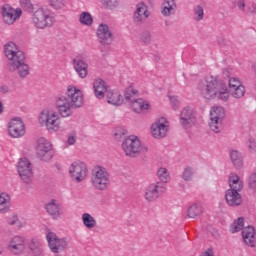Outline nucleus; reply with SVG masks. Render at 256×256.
<instances>
[{
  "instance_id": "f257e3e1",
  "label": "nucleus",
  "mask_w": 256,
  "mask_h": 256,
  "mask_svg": "<svg viewBox=\"0 0 256 256\" xmlns=\"http://www.w3.org/2000/svg\"><path fill=\"white\" fill-rule=\"evenodd\" d=\"M201 96L208 101L217 100L227 102L233 99H243L247 90L243 82L236 77H231L227 84L218 76H210L200 88Z\"/></svg>"
},
{
  "instance_id": "f03ea898",
  "label": "nucleus",
  "mask_w": 256,
  "mask_h": 256,
  "mask_svg": "<svg viewBox=\"0 0 256 256\" xmlns=\"http://www.w3.org/2000/svg\"><path fill=\"white\" fill-rule=\"evenodd\" d=\"M83 102V90L75 85H69L64 94L56 98L55 107L62 119H69L73 117V109L83 107Z\"/></svg>"
},
{
  "instance_id": "7ed1b4c3",
  "label": "nucleus",
  "mask_w": 256,
  "mask_h": 256,
  "mask_svg": "<svg viewBox=\"0 0 256 256\" xmlns=\"http://www.w3.org/2000/svg\"><path fill=\"white\" fill-rule=\"evenodd\" d=\"M4 55L8 59L7 70L10 73H17L20 79L29 77L31 66L25 61V53L19 49L14 42H8L4 45Z\"/></svg>"
},
{
  "instance_id": "20e7f679",
  "label": "nucleus",
  "mask_w": 256,
  "mask_h": 256,
  "mask_svg": "<svg viewBox=\"0 0 256 256\" xmlns=\"http://www.w3.org/2000/svg\"><path fill=\"white\" fill-rule=\"evenodd\" d=\"M61 114L59 110L53 108H46L40 112L38 122L41 127H45L49 133H58L63 127L61 122Z\"/></svg>"
},
{
  "instance_id": "39448f33",
  "label": "nucleus",
  "mask_w": 256,
  "mask_h": 256,
  "mask_svg": "<svg viewBox=\"0 0 256 256\" xmlns=\"http://www.w3.org/2000/svg\"><path fill=\"white\" fill-rule=\"evenodd\" d=\"M90 183L96 191H107L111 185V174L107 168L97 165L92 169Z\"/></svg>"
},
{
  "instance_id": "423d86ee",
  "label": "nucleus",
  "mask_w": 256,
  "mask_h": 256,
  "mask_svg": "<svg viewBox=\"0 0 256 256\" xmlns=\"http://www.w3.org/2000/svg\"><path fill=\"white\" fill-rule=\"evenodd\" d=\"M122 151L127 157H137L140 153H147L148 149L141 143L139 137L130 135L123 140Z\"/></svg>"
},
{
  "instance_id": "0eeeda50",
  "label": "nucleus",
  "mask_w": 256,
  "mask_h": 256,
  "mask_svg": "<svg viewBox=\"0 0 256 256\" xmlns=\"http://www.w3.org/2000/svg\"><path fill=\"white\" fill-rule=\"evenodd\" d=\"M32 23L36 29H47L55 25V16L51 11L40 8L33 13Z\"/></svg>"
},
{
  "instance_id": "6e6552de",
  "label": "nucleus",
  "mask_w": 256,
  "mask_h": 256,
  "mask_svg": "<svg viewBox=\"0 0 256 256\" xmlns=\"http://www.w3.org/2000/svg\"><path fill=\"white\" fill-rule=\"evenodd\" d=\"M70 178L74 183H83L89 175V167L81 160H76L68 166Z\"/></svg>"
},
{
  "instance_id": "1a4fd4ad",
  "label": "nucleus",
  "mask_w": 256,
  "mask_h": 256,
  "mask_svg": "<svg viewBox=\"0 0 256 256\" xmlns=\"http://www.w3.org/2000/svg\"><path fill=\"white\" fill-rule=\"evenodd\" d=\"M225 119V109L221 106H214L210 110L209 127L214 133L223 131V120Z\"/></svg>"
},
{
  "instance_id": "9d476101",
  "label": "nucleus",
  "mask_w": 256,
  "mask_h": 256,
  "mask_svg": "<svg viewBox=\"0 0 256 256\" xmlns=\"http://www.w3.org/2000/svg\"><path fill=\"white\" fill-rule=\"evenodd\" d=\"M0 15L5 25H15V21L21 19L23 11L20 8H13L10 4H4L0 8Z\"/></svg>"
},
{
  "instance_id": "9b49d317",
  "label": "nucleus",
  "mask_w": 256,
  "mask_h": 256,
  "mask_svg": "<svg viewBox=\"0 0 256 256\" xmlns=\"http://www.w3.org/2000/svg\"><path fill=\"white\" fill-rule=\"evenodd\" d=\"M7 131L9 137L12 139H21V137H25V133H27V128L25 127V122L21 117L11 118L7 124Z\"/></svg>"
},
{
  "instance_id": "f8f14e48",
  "label": "nucleus",
  "mask_w": 256,
  "mask_h": 256,
  "mask_svg": "<svg viewBox=\"0 0 256 256\" xmlns=\"http://www.w3.org/2000/svg\"><path fill=\"white\" fill-rule=\"evenodd\" d=\"M46 240L49 249L52 253H63L69 247V240L67 238H59L54 232L46 234Z\"/></svg>"
},
{
  "instance_id": "ddd939ff",
  "label": "nucleus",
  "mask_w": 256,
  "mask_h": 256,
  "mask_svg": "<svg viewBox=\"0 0 256 256\" xmlns=\"http://www.w3.org/2000/svg\"><path fill=\"white\" fill-rule=\"evenodd\" d=\"M26 245L27 240L24 236L16 234L9 239L7 249L11 255L20 256L25 253Z\"/></svg>"
},
{
  "instance_id": "4468645a",
  "label": "nucleus",
  "mask_w": 256,
  "mask_h": 256,
  "mask_svg": "<svg viewBox=\"0 0 256 256\" xmlns=\"http://www.w3.org/2000/svg\"><path fill=\"white\" fill-rule=\"evenodd\" d=\"M150 132L154 139L167 137V133H169V121L167 118L161 117L155 120L150 127Z\"/></svg>"
},
{
  "instance_id": "2eb2a0df",
  "label": "nucleus",
  "mask_w": 256,
  "mask_h": 256,
  "mask_svg": "<svg viewBox=\"0 0 256 256\" xmlns=\"http://www.w3.org/2000/svg\"><path fill=\"white\" fill-rule=\"evenodd\" d=\"M165 191H167V188L161 182L151 183L145 189L144 199L147 203H153V201H157Z\"/></svg>"
},
{
  "instance_id": "dca6fc26",
  "label": "nucleus",
  "mask_w": 256,
  "mask_h": 256,
  "mask_svg": "<svg viewBox=\"0 0 256 256\" xmlns=\"http://www.w3.org/2000/svg\"><path fill=\"white\" fill-rule=\"evenodd\" d=\"M53 144L45 138H40L36 144V154L42 161H51L53 159Z\"/></svg>"
},
{
  "instance_id": "f3484780",
  "label": "nucleus",
  "mask_w": 256,
  "mask_h": 256,
  "mask_svg": "<svg viewBox=\"0 0 256 256\" xmlns=\"http://www.w3.org/2000/svg\"><path fill=\"white\" fill-rule=\"evenodd\" d=\"M17 171L19 177L24 183H33V165L27 158H22L19 160L17 165Z\"/></svg>"
},
{
  "instance_id": "a211bd4d",
  "label": "nucleus",
  "mask_w": 256,
  "mask_h": 256,
  "mask_svg": "<svg viewBox=\"0 0 256 256\" xmlns=\"http://www.w3.org/2000/svg\"><path fill=\"white\" fill-rule=\"evenodd\" d=\"M150 15H151V12H149V8L147 7V4L144 2H139L136 5V10L133 15V21L134 23L141 25V23H145L146 19H149Z\"/></svg>"
},
{
  "instance_id": "6ab92c4d",
  "label": "nucleus",
  "mask_w": 256,
  "mask_h": 256,
  "mask_svg": "<svg viewBox=\"0 0 256 256\" xmlns=\"http://www.w3.org/2000/svg\"><path fill=\"white\" fill-rule=\"evenodd\" d=\"M97 37L102 45H109L113 42V33L107 24H100L97 29Z\"/></svg>"
},
{
  "instance_id": "aec40b11",
  "label": "nucleus",
  "mask_w": 256,
  "mask_h": 256,
  "mask_svg": "<svg viewBox=\"0 0 256 256\" xmlns=\"http://www.w3.org/2000/svg\"><path fill=\"white\" fill-rule=\"evenodd\" d=\"M195 123V111L191 107H185L180 114V125L187 129Z\"/></svg>"
},
{
  "instance_id": "412c9836",
  "label": "nucleus",
  "mask_w": 256,
  "mask_h": 256,
  "mask_svg": "<svg viewBox=\"0 0 256 256\" xmlns=\"http://www.w3.org/2000/svg\"><path fill=\"white\" fill-rule=\"evenodd\" d=\"M46 212L52 219H61L63 217V209H61V203H59L56 199L50 200L46 204Z\"/></svg>"
},
{
  "instance_id": "4be33fe9",
  "label": "nucleus",
  "mask_w": 256,
  "mask_h": 256,
  "mask_svg": "<svg viewBox=\"0 0 256 256\" xmlns=\"http://www.w3.org/2000/svg\"><path fill=\"white\" fill-rule=\"evenodd\" d=\"M109 86L101 78H96L93 82V91L97 99H104L109 91Z\"/></svg>"
},
{
  "instance_id": "5701e85b",
  "label": "nucleus",
  "mask_w": 256,
  "mask_h": 256,
  "mask_svg": "<svg viewBox=\"0 0 256 256\" xmlns=\"http://www.w3.org/2000/svg\"><path fill=\"white\" fill-rule=\"evenodd\" d=\"M73 66L80 79H85L89 75V65L81 57L74 59Z\"/></svg>"
},
{
  "instance_id": "b1692460",
  "label": "nucleus",
  "mask_w": 256,
  "mask_h": 256,
  "mask_svg": "<svg viewBox=\"0 0 256 256\" xmlns=\"http://www.w3.org/2000/svg\"><path fill=\"white\" fill-rule=\"evenodd\" d=\"M238 190H227L225 193V199L229 207H239L243 203V198Z\"/></svg>"
},
{
  "instance_id": "393cba45",
  "label": "nucleus",
  "mask_w": 256,
  "mask_h": 256,
  "mask_svg": "<svg viewBox=\"0 0 256 256\" xmlns=\"http://www.w3.org/2000/svg\"><path fill=\"white\" fill-rule=\"evenodd\" d=\"M242 239L248 247H255L256 245V234L255 227L247 226L242 230Z\"/></svg>"
},
{
  "instance_id": "a878e982",
  "label": "nucleus",
  "mask_w": 256,
  "mask_h": 256,
  "mask_svg": "<svg viewBox=\"0 0 256 256\" xmlns=\"http://www.w3.org/2000/svg\"><path fill=\"white\" fill-rule=\"evenodd\" d=\"M28 249L33 256H43V242L39 238H31L28 243Z\"/></svg>"
},
{
  "instance_id": "bb28decb",
  "label": "nucleus",
  "mask_w": 256,
  "mask_h": 256,
  "mask_svg": "<svg viewBox=\"0 0 256 256\" xmlns=\"http://www.w3.org/2000/svg\"><path fill=\"white\" fill-rule=\"evenodd\" d=\"M107 102L110 105H123V95H121V92L119 90H108L106 94Z\"/></svg>"
},
{
  "instance_id": "cd10ccee",
  "label": "nucleus",
  "mask_w": 256,
  "mask_h": 256,
  "mask_svg": "<svg viewBox=\"0 0 256 256\" xmlns=\"http://www.w3.org/2000/svg\"><path fill=\"white\" fill-rule=\"evenodd\" d=\"M11 211V195L0 192V214L5 215Z\"/></svg>"
},
{
  "instance_id": "c85d7f7f",
  "label": "nucleus",
  "mask_w": 256,
  "mask_h": 256,
  "mask_svg": "<svg viewBox=\"0 0 256 256\" xmlns=\"http://www.w3.org/2000/svg\"><path fill=\"white\" fill-rule=\"evenodd\" d=\"M177 11L175 0H164L161 6V13L164 17H169Z\"/></svg>"
},
{
  "instance_id": "c756f323",
  "label": "nucleus",
  "mask_w": 256,
  "mask_h": 256,
  "mask_svg": "<svg viewBox=\"0 0 256 256\" xmlns=\"http://www.w3.org/2000/svg\"><path fill=\"white\" fill-rule=\"evenodd\" d=\"M228 183L230 187V191H242L243 190V180L239 177V175L232 173L228 178Z\"/></svg>"
},
{
  "instance_id": "7c9ffc66",
  "label": "nucleus",
  "mask_w": 256,
  "mask_h": 256,
  "mask_svg": "<svg viewBox=\"0 0 256 256\" xmlns=\"http://www.w3.org/2000/svg\"><path fill=\"white\" fill-rule=\"evenodd\" d=\"M132 109L135 113H145V111H149V109H151V104L146 100L137 98L132 103Z\"/></svg>"
},
{
  "instance_id": "2f4dec72",
  "label": "nucleus",
  "mask_w": 256,
  "mask_h": 256,
  "mask_svg": "<svg viewBox=\"0 0 256 256\" xmlns=\"http://www.w3.org/2000/svg\"><path fill=\"white\" fill-rule=\"evenodd\" d=\"M81 219L86 229H89L91 231L92 229H95L97 227V220L95 219V217H93V215L89 213H84L82 214Z\"/></svg>"
},
{
  "instance_id": "473e14b6",
  "label": "nucleus",
  "mask_w": 256,
  "mask_h": 256,
  "mask_svg": "<svg viewBox=\"0 0 256 256\" xmlns=\"http://www.w3.org/2000/svg\"><path fill=\"white\" fill-rule=\"evenodd\" d=\"M137 95H139V90L136 89L133 86H129L128 88H126L125 93H124V99L126 101H128V103H132L133 101L137 100Z\"/></svg>"
},
{
  "instance_id": "72a5a7b5",
  "label": "nucleus",
  "mask_w": 256,
  "mask_h": 256,
  "mask_svg": "<svg viewBox=\"0 0 256 256\" xmlns=\"http://www.w3.org/2000/svg\"><path fill=\"white\" fill-rule=\"evenodd\" d=\"M230 159L236 169H241L243 167V156L237 150H232L230 152Z\"/></svg>"
},
{
  "instance_id": "f704fd0d",
  "label": "nucleus",
  "mask_w": 256,
  "mask_h": 256,
  "mask_svg": "<svg viewBox=\"0 0 256 256\" xmlns=\"http://www.w3.org/2000/svg\"><path fill=\"white\" fill-rule=\"evenodd\" d=\"M245 227V219L238 218L230 226V233H239Z\"/></svg>"
},
{
  "instance_id": "c9c22d12",
  "label": "nucleus",
  "mask_w": 256,
  "mask_h": 256,
  "mask_svg": "<svg viewBox=\"0 0 256 256\" xmlns=\"http://www.w3.org/2000/svg\"><path fill=\"white\" fill-rule=\"evenodd\" d=\"M203 213V208L197 204H193L188 209V217L190 219H195L196 217H199Z\"/></svg>"
},
{
  "instance_id": "e433bc0d",
  "label": "nucleus",
  "mask_w": 256,
  "mask_h": 256,
  "mask_svg": "<svg viewBox=\"0 0 256 256\" xmlns=\"http://www.w3.org/2000/svg\"><path fill=\"white\" fill-rule=\"evenodd\" d=\"M79 21L82 25L91 26L93 25V16L89 12H82L79 17Z\"/></svg>"
},
{
  "instance_id": "4c0bfd02",
  "label": "nucleus",
  "mask_w": 256,
  "mask_h": 256,
  "mask_svg": "<svg viewBox=\"0 0 256 256\" xmlns=\"http://www.w3.org/2000/svg\"><path fill=\"white\" fill-rule=\"evenodd\" d=\"M157 177L162 183H169L171 180V176L169 175V172L167 171V168H160L157 172Z\"/></svg>"
},
{
  "instance_id": "58836bf2",
  "label": "nucleus",
  "mask_w": 256,
  "mask_h": 256,
  "mask_svg": "<svg viewBox=\"0 0 256 256\" xmlns=\"http://www.w3.org/2000/svg\"><path fill=\"white\" fill-rule=\"evenodd\" d=\"M205 18V9L201 5L194 7V21H203Z\"/></svg>"
},
{
  "instance_id": "ea45409f",
  "label": "nucleus",
  "mask_w": 256,
  "mask_h": 256,
  "mask_svg": "<svg viewBox=\"0 0 256 256\" xmlns=\"http://www.w3.org/2000/svg\"><path fill=\"white\" fill-rule=\"evenodd\" d=\"M48 3L52 9L59 11L61 9H65L66 2L65 0H48Z\"/></svg>"
},
{
  "instance_id": "a19ab883",
  "label": "nucleus",
  "mask_w": 256,
  "mask_h": 256,
  "mask_svg": "<svg viewBox=\"0 0 256 256\" xmlns=\"http://www.w3.org/2000/svg\"><path fill=\"white\" fill-rule=\"evenodd\" d=\"M127 133V129L123 127H116L114 130V137L117 141H120V139H123Z\"/></svg>"
},
{
  "instance_id": "79ce46f5",
  "label": "nucleus",
  "mask_w": 256,
  "mask_h": 256,
  "mask_svg": "<svg viewBox=\"0 0 256 256\" xmlns=\"http://www.w3.org/2000/svg\"><path fill=\"white\" fill-rule=\"evenodd\" d=\"M193 168L191 167H187L184 169L183 173H182V179L184 181H192L193 180Z\"/></svg>"
},
{
  "instance_id": "37998d69",
  "label": "nucleus",
  "mask_w": 256,
  "mask_h": 256,
  "mask_svg": "<svg viewBox=\"0 0 256 256\" xmlns=\"http://www.w3.org/2000/svg\"><path fill=\"white\" fill-rule=\"evenodd\" d=\"M19 3L22 9H25L28 12H31L34 9L33 3L31 2V0H19Z\"/></svg>"
},
{
  "instance_id": "c03bdc74",
  "label": "nucleus",
  "mask_w": 256,
  "mask_h": 256,
  "mask_svg": "<svg viewBox=\"0 0 256 256\" xmlns=\"http://www.w3.org/2000/svg\"><path fill=\"white\" fill-rule=\"evenodd\" d=\"M76 143H77V131L72 130V131L68 134L67 144H68V145H75Z\"/></svg>"
},
{
  "instance_id": "a18cd8bd",
  "label": "nucleus",
  "mask_w": 256,
  "mask_h": 256,
  "mask_svg": "<svg viewBox=\"0 0 256 256\" xmlns=\"http://www.w3.org/2000/svg\"><path fill=\"white\" fill-rule=\"evenodd\" d=\"M104 7H108V9H113V7H117L119 5V0H100Z\"/></svg>"
},
{
  "instance_id": "49530a36",
  "label": "nucleus",
  "mask_w": 256,
  "mask_h": 256,
  "mask_svg": "<svg viewBox=\"0 0 256 256\" xmlns=\"http://www.w3.org/2000/svg\"><path fill=\"white\" fill-rule=\"evenodd\" d=\"M247 150L249 153H256V141L254 139L248 141Z\"/></svg>"
},
{
  "instance_id": "de8ad7c7",
  "label": "nucleus",
  "mask_w": 256,
  "mask_h": 256,
  "mask_svg": "<svg viewBox=\"0 0 256 256\" xmlns=\"http://www.w3.org/2000/svg\"><path fill=\"white\" fill-rule=\"evenodd\" d=\"M19 219V216H17V214H13L12 216H10L7 220L8 225H10L11 227L15 226V224L17 223V220Z\"/></svg>"
},
{
  "instance_id": "09e8293b",
  "label": "nucleus",
  "mask_w": 256,
  "mask_h": 256,
  "mask_svg": "<svg viewBox=\"0 0 256 256\" xmlns=\"http://www.w3.org/2000/svg\"><path fill=\"white\" fill-rule=\"evenodd\" d=\"M251 189H256V174L252 175L249 179Z\"/></svg>"
},
{
  "instance_id": "8fccbe9b",
  "label": "nucleus",
  "mask_w": 256,
  "mask_h": 256,
  "mask_svg": "<svg viewBox=\"0 0 256 256\" xmlns=\"http://www.w3.org/2000/svg\"><path fill=\"white\" fill-rule=\"evenodd\" d=\"M169 99L174 107H179V98L176 96H169Z\"/></svg>"
},
{
  "instance_id": "3c124183",
  "label": "nucleus",
  "mask_w": 256,
  "mask_h": 256,
  "mask_svg": "<svg viewBox=\"0 0 256 256\" xmlns=\"http://www.w3.org/2000/svg\"><path fill=\"white\" fill-rule=\"evenodd\" d=\"M200 256H215V252L213 251V249L208 248L204 252H202Z\"/></svg>"
},
{
  "instance_id": "603ef678",
  "label": "nucleus",
  "mask_w": 256,
  "mask_h": 256,
  "mask_svg": "<svg viewBox=\"0 0 256 256\" xmlns=\"http://www.w3.org/2000/svg\"><path fill=\"white\" fill-rule=\"evenodd\" d=\"M17 229H23L25 227V222L21 221L19 218L17 219L16 223L14 224Z\"/></svg>"
},
{
  "instance_id": "864d4df0",
  "label": "nucleus",
  "mask_w": 256,
  "mask_h": 256,
  "mask_svg": "<svg viewBox=\"0 0 256 256\" xmlns=\"http://www.w3.org/2000/svg\"><path fill=\"white\" fill-rule=\"evenodd\" d=\"M142 41L144 43H149V41H151V34L145 33L144 36L142 37Z\"/></svg>"
},
{
  "instance_id": "5fc2aeb1",
  "label": "nucleus",
  "mask_w": 256,
  "mask_h": 256,
  "mask_svg": "<svg viewBox=\"0 0 256 256\" xmlns=\"http://www.w3.org/2000/svg\"><path fill=\"white\" fill-rule=\"evenodd\" d=\"M238 9H239L240 11H245V1L240 0V1L238 2Z\"/></svg>"
},
{
  "instance_id": "6e6d98bb",
  "label": "nucleus",
  "mask_w": 256,
  "mask_h": 256,
  "mask_svg": "<svg viewBox=\"0 0 256 256\" xmlns=\"http://www.w3.org/2000/svg\"><path fill=\"white\" fill-rule=\"evenodd\" d=\"M0 93H9V87L3 85V86H0Z\"/></svg>"
},
{
  "instance_id": "4d7b16f0",
  "label": "nucleus",
  "mask_w": 256,
  "mask_h": 256,
  "mask_svg": "<svg viewBox=\"0 0 256 256\" xmlns=\"http://www.w3.org/2000/svg\"><path fill=\"white\" fill-rule=\"evenodd\" d=\"M249 13H256V8L255 7H253V9L249 8Z\"/></svg>"
},
{
  "instance_id": "13d9d810",
  "label": "nucleus",
  "mask_w": 256,
  "mask_h": 256,
  "mask_svg": "<svg viewBox=\"0 0 256 256\" xmlns=\"http://www.w3.org/2000/svg\"><path fill=\"white\" fill-rule=\"evenodd\" d=\"M3 251H4L3 245H1V243H0V255H3Z\"/></svg>"
},
{
  "instance_id": "bf43d9fd",
  "label": "nucleus",
  "mask_w": 256,
  "mask_h": 256,
  "mask_svg": "<svg viewBox=\"0 0 256 256\" xmlns=\"http://www.w3.org/2000/svg\"><path fill=\"white\" fill-rule=\"evenodd\" d=\"M0 113H3V104L0 102Z\"/></svg>"
}]
</instances>
